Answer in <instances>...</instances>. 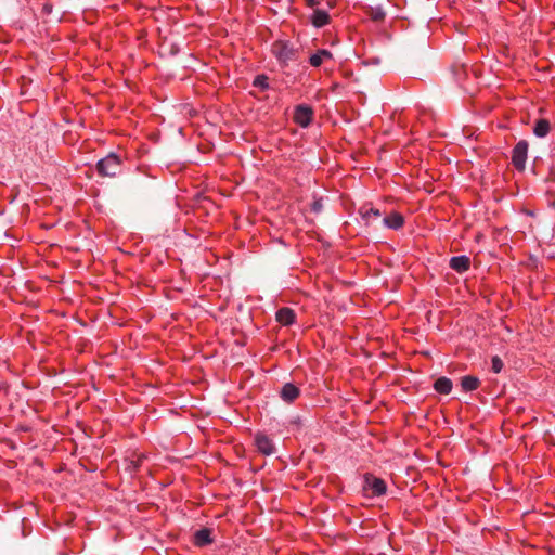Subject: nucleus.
<instances>
[{
	"mask_svg": "<svg viewBox=\"0 0 555 555\" xmlns=\"http://www.w3.org/2000/svg\"><path fill=\"white\" fill-rule=\"evenodd\" d=\"M363 491H371L370 496H382L387 492V485L384 479L366 473L363 476Z\"/></svg>",
	"mask_w": 555,
	"mask_h": 555,
	"instance_id": "3",
	"label": "nucleus"
},
{
	"mask_svg": "<svg viewBox=\"0 0 555 555\" xmlns=\"http://www.w3.org/2000/svg\"><path fill=\"white\" fill-rule=\"evenodd\" d=\"M462 389L466 392L474 391L479 388L480 380L478 377L473 375H466L461 379Z\"/></svg>",
	"mask_w": 555,
	"mask_h": 555,
	"instance_id": "16",
	"label": "nucleus"
},
{
	"mask_svg": "<svg viewBox=\"0 0 555 555\" xmlns=\"http://www.w3.org/2000/svg\"><path fill=\"white\" fill-rule=\"evenodd\" d=\"M122 159L115 153H109L104 158H101L96 165L95 169L99 176L115 178L121 171Z\"/></svg>",
	"mask_w": 555,
	"mask_h": 555,
	"instance_id": "2",
	"label": "nucleus"
},
{
	"mask_svg": "<svg viewBox=\"0 0 555 555\" xmlns=\"http://www.w3.org/2000/svg\"><path fill=\"white\" fill-rule=\"evenodd\" d=\"M132 184H133V186H138V188L142 186V185H141L140 183H138V182H132Z\"/></svg>",
	"mask_w": 555,
	"mask_h": 555,
	"instance_id": "25",
	"label": "nucleus"
},
{
	"mask_svg": "<svg viewBox=\"0 0 555 555\" xmlns=\"http://www.w3.org/2000/svg\"><path fill=\"white\" fill-rule=\"evenodd\" d=\"M296 313L292 308L283 307L276 311L275 319L283 326L293 325L296 322Z\"/></svg>",
	"mask_w": 555,
	"mask_h": 555,
	"instance_id": "8",
	"label": "nucleus"
},
{
	"mask_svg": "<svg viewBox=\"0 0 555 555\" xmlns=\"http://www.w3.org/2000/svg\"><path fill=\"white\" fill-rule=\"evenodd\" d=\"M362 219L365 221L366 224H369V222L374 219V218H378L380 217V211L376 208H373V207H366V206H362L359 210Z\"/></svg>",
	"mask_w": 555,
	"mask_h": 555,
	"instance_id": "17",
	"label": "nucleus"
},
{
	"mask_svg": "<svg viewBox=\"0 0 555 555\" xmlns=\"http://www.w3.org/2000/svg\"><path fill=\"white\" fill-rule=\"evenodd\" d=\"M551 131V124L545 118H540L535 121L533 126V133L538 138L546 137Z\"/></svg>",
	"mask_w": 555,
	"mask_h": 555,
	"instance_id": "14",
	"label": "nucleus"
},
{
	"mask_svg": "<svg viewBox=\"0 0 555 555\" xmlns=\"http://www.w3.org/2000/svg\"><path fill=\"white\" fill-rule=\"evenodd\" d=\"M255 444L258 451L263 455H271L275 451L272 439L263 433H257L255 435Z\"/></svg>",
	"mask_w": 555,
	"mask_h": 555,
	"instance_id": "6",
	"label": "nucleus"
},
{
	"mask_svg": "<svg viewBox=\"0 0 555 555\" xmlns=\"http://www.w3.org/2000/svg\"><path fill=\"white\" fill-rule=\"evenodd\" d=\"M299 396L300 389L293 383H286L280 390V397L286 403H293Z\"/></svg>",
	"mask_w": 555,
	"mask_h": 555,
	"instance_id": "7",
	"label": "nucleus"
},
{
	"mask_svg": "<svg viewBox=\"0 0 555 555\" xmlns=\"http://www.w3.org/2000/svg\"><path fill=\"white\" fill-rule=\"evenodd\" d=\"M470 259L467 256H454L450 259V268L457 273H464L469 270Z\"/></svg>",
	"mask_w": 555,
	"mask_h": 555,
	"instance_id": "10",
	"label": "nucleus"
},
{
	"mask_svg": "<svg viewBox=\"0 0 555 555\" xmlns=\"http://www.w3.org/2000/svg\"><path fill=\"white\" fill-rule=\"evenodd\" d=\"M313 114L311 106L300 104L295 107L293 120L296 125L306 128L311 124Z\"/></svg>",
	"mask_w": 555,
	"mask_h": 555,
	"instance_id": "5",
	"label": "nucleus"
},
{
	"mask_svg": "<svg viewBox=\"0 0 555 555\" xmlns=\"http://www.w3.org/2000/svg\"><path fill=\"white\" fill-rule=\"evenodd\" d=\"M307 7L314 8L320 4V0H306Z\"/></svg>",
	"mask_w": 555,
	"mask_h": 555,
	"instance_id": "24",
	"label": "nucleus"
},
{
	"mask_svg": "<svg viewBox=\"0 0 555 555\" xmlns=\"http://www.w3.org/2000/svg\"><path fill=\"white\" fill-rule=\"evenodd\" d=\"M211 533H212V531L209 528H202V529L197 530L194 533V540H193L194 544L199 547L211 544L212 543Z\"/></svg>",
	"mask_w": 555,
	"mask_h": 555,
	"instance_id": "12",
	"label": "nucleus"
},
{
	"mask_svg": "<svg viewBox=\"0 0 555 555\" xmlns=\"http://www.w3.org/2000/svg\"><path fill=\"white\" fill-rule=\"evenodd\" d=\"M452 382L448 377H439L434 384V389L441 395H449L452 391Z\"/></svg>",
	"mask_w": 555,
	"mask_h": 555,
	"instance_id": "15",
	"label": "nucleus"
},
{
	"mask_svg": "<svg viewBox=\"0 0 555 555\" xmlns=\"http://www.w3.org/2000/svg\"><path fill=\"white\" fill-rule=\"evenodd\" d=\"M333 59V54L330 50L319 49L315 53L309 57V64L312 67H320L324 62Z\"/></svg>",
	"mask_w": 555,
	"mask_h": 555,
	"instance_id": "11",
	"label": "nucleus"
},
{
	"mask_svg": "<svg viewBox=\"0 0 555 555\" xmlns=\"http://www.w3.org/2000/svg\"><path fill=\"white\" fill-rule=\"evenodd\" d=\"M366 15L372 20L373 22H383L385 20L386 13L382 7H370L366 10Z\"/></svg>",
	"mask_w": 555,
	"mask_h": 555,
	"instance_id": "18",
	"label": "nucleus"
},
{
	"mask_svg": "<svg viewBox=\"0 0 555 555\" xmlns=\"http://www.w3.org/2000/svg\"><path fill=\"white\" fill-rule=\"evenodd\" d=\"M42 14L44 15H50L53 11V4L52 2H50L49 0H46L43 3H42Z\"/></svg>",
	"mask_w": 555,
	"mask_h": 555,
	"instance_id": "22",
	"label": "nucleus"
},
{
	"mask_svg": "<svg viewBox=\"0 0 555 555\" xmlns=\"http://www.w3.org/2000/svg\"><path fill=\"white\" fill-rule=\"evenodd\" d=\"M271 53L282 67H286L296 60L298 51L289 41L276 40L271 46Z\"/></svg>",
	"mask_w": 555,
	"mask_h": 555,
	"instance_id": "1",
	"label": "nucleus"
},
{
	"mask_svg": "<svg viewBox=\"0 0 555 555\" xmlns=\"http://www.w3.org/2000/svg\"><path fill=\"white\" fill-rule=\"evenodd\" d=\"M504 367V363L499 356H493L491 359V370L493 373L499 374Z\"/></svg>",
	"mask_w": 555,
	"mask_h": 555,
	"instance_id": "20",
	"label": "nucleus"
},
{
	"mask_svg": "<svg viewBox=\"0 0 555 555\" xmlns=\"http://www.w3.org/2000/svg\"><path fill=\"white\" fill-rule=\"evenodd\" d=\"M323 208L322 198H314L313 202L310 205V210L314 214H320Z\"/></svg>",
	"mask_w": 555,
	"mask_h": 555,
	"instance_id": "21",
	"label": "nucleus"
},
{
	"mask_svg": "<svg viewBox=\"0 0 555 555\" xmlns=\"http://www.w3.org/2000/svg\"><path fill=\"white\" fill-rule=\"evenodd\" d=\"M253 86L260 91H267L270 88L269 77L264 74H259L254 78Z\"/></svg>",
	"mask_w": 555,
	"mask_h": 555,
	"instance_id": "19",
	"label": "nucleus"
},
{
	"mask_svg": "<svg viewBox=\"0 0 555 555\" xmlns=\"http://www.w3.org/2000/svg\"><path fill=\"white\" fill-rule=\"evenodd\" d=\"M144 459H145V455L140 454V455L137 456V460H132L131 461V465L133 467V470H137L141 466V464H142Z\"/></svg>",
	"mask_w": 555,
	"mask_h": 555,
	"instance_id": "23",
	"label": "nucleus"
},
{
	"mask_svg": "<svg viewBox=\"0 0 555 555\" xmlns=\"http://www.w3.org/2000/svg\"><path fill=\"white\" fill-rule=\"evenodd\" d=\"M404 217L398 211H391L388 216L384 217L383 223L391 230H399L404 225Z\"/></svg>",
	"mask_w": 555,
	"mask_h": 555,
	"instance_id": "9",
	"label": "nucleus"
},
{
	"mask_svg": "<svg viewBox=\"0 0 555 555\" xmlns=\"http://www.w3.org/2000/svg\"><path fill=\"white\" fill-rule=\"evenodd\" d=\"M529 144L526 140L516 143L512 151V165L517 171H524L526 168Z\"/></svg>",
	"mask_w": 555,
	"mask_h": 555,
	"instance_id": "4",
	"label": "nucleus"
},
{
	"mask_svg": "<svg viewBox=\"0 0 555 555\" xmlns=\"http://www.w3.org/2000/svg\"><path fill=\"white\" fill-rule=\"evenodd\" d=\"M310 20H311V23H312V25L314 27L321 28V27L326 26L327 24H330L331 16H330V14L326 11L317 9V10L313 11Z\"/></svg>",
	"mask_w": 555,
	"mask_h": 555,
	"instance_id": "13",
	"label": "nucleus"
}]
</instances>
